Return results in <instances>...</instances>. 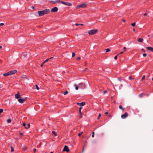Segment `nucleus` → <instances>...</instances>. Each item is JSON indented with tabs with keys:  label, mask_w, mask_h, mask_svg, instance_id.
Returning <instances> with one entry per match:
<instances>
[{
	"label": "nucleus",
	"mask_w": 153,
	"mask_h": 153,
	"mask_svg": "<svg viewBox=\"0 0 153 153\" xmlns=\"http://www.w3.org/2000/svg\"><path fill=\"white\" fill-rule=\"evenodd\" d=\"M74 86L75 87V89L76 90H78L79 86H77L76 84L74 85Z\"/></svg>",
	"instance_id": "obj_20"
},
{
	"label": "nucleus",
	"mask_w": 153,
	"mask_h": 153,
	"mask_svg": "<svg viewBox=\"0 0 153 153\" xmlns=\"http://www.w3.org/2000/svg\"><path fill=\"white\" fill-rule=\"evenodd\" d=\"M50 153H53V152H51Z\"/></svg>",
	"instance_id": "obj_64"
},
{
	"label": "nucleus",
	"mask_w": 153,
	"mask_h": 153,
	"mask_svg": "<svg viewBox=\"0 0 153 153\" xmlns=\"http://www.w3.org/2000/svg\"><path fill=\"white\" fill-rule=\"evenodd\" d=\"M78 85L80 88L83 89L85 88V85L84 83H80L78 84Z\"/></svg>",
	"instance_id": "obj_4"
},
{
	"label": "nucleus",
	"mask_w": 153,
	"mask_h": 153,
	"mask_svg": "<svg viewBox=\"0 0 153 153\" xmlns=\"http://www.w3.org/2000/svg\"><path fill=\"white\" fill-rule=\"evenodd\" d=\"M2 48V46L0 45V48Z\"/></svg>",
	"instance_id": "obj_55"
},
{
	"label": "nucleus",
	"mask_w": 153,
	"mask_h": 153,
	"mask_svg": "<svg viewBox=\"0 0 153 153\" xmlns=\"http://www.w3.org/2000/svg\"><path fill=\"white\" fill-rule=\"evenodd\" d=\"M119 55V54H117V55L116 56L114 57V59H117V56H118Z\"/></svg>",
	"instance_id": "obj_27"
},
{
	"label": "nucleus",
	"mask_w": 153,
	"mask_h": 153,
	"mask_svg": "<svg viewBox=\"0 0 153 153\" xmlns=\"http://www.w3.org/2000/svg\"><path fill=\"white\" fill-rule=\"evenodd\" d=\"M58 11V8L56 7H54L51 9V11L52 12H56Z\"/></svg>",
	"instance_id": "obj_10"
},
{
	"label": "nucleus",
	"mask_w": 153,
	"mask_h": 153,
	"mask_svg": "<svg viewBox=\"0 0 153 153\" xmlns=\"http://www.w3.org/2000/svg\"><path fill=\"white\" fill-rule=\"evenodd\" d=\"M152 80L153 81V77L152 78Z\"/></svg>",
	"instance_id": "obj_62"
},
{
	"label": "nucleus",
	"mask_w": 153,
	"mask_h": 153,
	"mask_svg": "<svg viewBox=\"0 0 153 153\" xmlns=\"http://www.w3.org/2000/svg\"><path fill=\"white\" fill-rule=\"evenodd\" d=\"M54 135H55V136H56V135H57V134H54Z\"/></svg>",
	"instance_id": "obj_60"
},
{
	"label": "nucleus",
	"mask_w": 153,
	"mask_h": 153,
	"mask_svg": "<svg viewBox=\"0 0 153 153\" xmlns=\"http://www.w3.org/2000/svg\"><path fill=\"white\" fill-rule=\"evenodd\" d=\"M146 49L149 50H150L153 52V48L148 47L146 48Z\"/></svg>",
	"instance_id": "obj_15"
},
{
	"label": "nucleus",
	"mask_w": 153,
	"mask_h": 153,
	"mask_svg": "<svg viewBox=\"0 0 153 153\" xmlns=\"http://www.w3.org/2000/svg\"><path fill=\"white\" fill-rule=\"evenodd\" d=\"M145 75H144L143 76L142 78V80H143L145 78Z\"/></svg>",
	"instance_id": "obj_28"
},
{
	"label": "nucleus",
	"mask_w": 153,
	"mask_h": 153,
	"mask_svg": "<svg viewBox=\"0 0 153 153\" xmlns=\"http://www.w3.org/2000/svg\"><path fill=\"white\" fill-rule=\"evenodd\" d=\"M123 49L124 51H126V50L127 48L126 47H124L123 48Z\"/></svg>",
	"instance_id": "obj_38"
},
{
	"label": "nucleus",
	"mask_w": 153,
	"mask_h": 153,
	"mask_svg": "<svg viewBox=\"0 0 153 153\" xmlns=\"http://www.w3.org/2000/svg\"><path fill=\"white\" fill-rule=\"evenodd\" d=\"M77 105L82 106L84 105H85V102H83L81 103H77Z\"/></svg>",
	"instance_id": "obj_13"
},
{
	"label": "nucleus",
	"mask_w": 153,
	"mask_h": 153,
	"mask_svg": "<svg viewBox=\"0 0 153 153\" xmlns=\"http://www.w3.org/2000/svg\"><path fill=\"white\" fill-rule=\"evenodd\" d=\"M3 111V110L2 109H0V114Z\"/></svg>",
	"instance_id": "obj_31"
},
{
	"label": "nucleus",
	"mask_w": 153,
	"mask_h": 153,
	"mask_svg": "<svg viewBox=\"0 0 153 153\" xmlns=\"http://www.w3.org/2000/svg\"><path fill=\"white\" fill-rule=\"evenodd\" d=\"M128 116V113L127 112H125L124 114L121 115V117L122 119H124L127 117Z\"/></svg>",
	"instance_id": "obj_5"
},
{
	"label": "nucleus",
	"mask_w": 153,
	"mask_h": 153,
	"mask_svg": "<svg viewBox=\"0 0 153 153\" xmlns=\"http://www.w3.org/2000/svg\"><path fill=\"white\" fill-rule=\"evenodd\" d=\"M92 134H94V132H92Z\"/></svg>",
	"instance_id": "obj_57"
},
{
	"label": "nucleus",
	"mask_w": 153,
	"mask_h": 153,
	"mask_svg": "<svg viewBox=\"0 0 153 153\" xmlns=\"http://www.w3.org/2000/svg\"><path fill=\"white\" fill-rule=\"evenodd\" d=\"M3 76H7L9 75H9V72H8L7 73L3 74Z\"/></svg>",
	"instance_id": "obj_16"
},
{
	"label": "nucleus",
	"mask_w": 153,
	"mask_h": 153,
	"mask_svg": "<svg viewBox=\"0 0 153 153\" xmlns=\"http://www.w3.org/2000/svg\"><path fill=\"white\" fill-rule=\"evenodd\" d=\"M82 106H81L79 108V111H81V109H82Z\"/></svg>",
	"instance_id": "obj_41"
},
{
	"label": "nucleus",
	"mask_w": 153,
	"mask_h": 153,
	"mask_svg": "<svg viewBox=\"0 0 153 153\" xmlns=\"http://www.w3.org/2000/svg\"><path fill=\"white\" fill-rule=\"evenodd\" d=\"M92 137H94V134H92Z\"/></svg>",
	"instance_id": "obj_54"
},
{
	"label": "nucleus",
	"mask_w": 153,
	"mask_h": 153,
	"mask_svg": "<svg viewBox=\"0 0 153 153\" xmlns=\"http://www.w3.org/2000/svg\"><path fill=\"white\" fill-rule=\"evenodd\" d=\"M77 60H80V57H78L77 58Z\"/></svg>",
	"instance_id": "obj_46"
},
{
	"label": "nucleus",
	"mask_w": 153,
	"mask_h": 153,
	"mask_svg": "<svg viewBox=\"0 0 153 153\" xmlns=\"http://www.w3.org/2000/svg\"><path fill=\"white\" fill-rule=\"evenodd\" d=\"M75 53H72V57H74L75 56Z\"/></svg>",
	"instance_id": "obj_30"
},
{
	"label": "nucleus",
	"mask_w": 153,
	"mask_h": 153,
	"mask_svg": "<svg viewBox=\"0 0 153 153\" xmlns=\"http://www.w3.org/2000/svg\"><path fill=\"white\" fill-rule=\"evenodd\" d=\"M59 3H61L62 4H65L67 6H71V4L70 3H69L67 2H64L62 1L59 0Z\"/></svg>",
	"instance_id": "obj_6"
},
{
	"label": "nucleus",
	"mask_w": 153,
	"mask_h": 153,
	"mask_svg": "<svg viewBox=\"0 0 153 153\" xmlns=\"http://www.w3.org/2000/svg\"><path fill=\"white\" fill-rule=\"evenodd\" d=\"M118 80H119L120 81H121V80H120V78H118Z\"/></svg>",
	"instance_id": "obj_53"
},
{
	"label": "nucleus",
	"mask_w": 153,
	"mask_h": 153,
	"mask_svg": "<svg viewBox=\"0 0 153 153\" xmlns=\"http://www.w3.org/2000/svg\"><path fill=\"white\" fill-rule=\"evenodd\" d=\"M75 25L77 26H78V25H83V24H78V23H76L75 24Z\"/></svg>",
	"instance_id": "obj_23"
},
{
	"label": "nucleus",
	"mask_w": 153,
	"mask_h": 153,
	"mask_svg": "<svg viewBox=\"0 0 153 153\" xmlns=\"http://www.w3.org/2000/svg\"><path fill=\"white\" fill-rule=\"evenodd\" d=\"M49 12V9H46L42 11H38V13H39V16H40L48 13Z\"/></svg>",
	"instance_id": "obj_1"
},
{
	"label": "nucleus",
	"mask_w": 153,
	"mask_h": 153,
	"mask_svg": "<svg viewBox=\"0 0 153 153\" xmlns=\"http://www.w3.org/2000/svg\"><path fill=\"white\" fill-rule=\"evenodd\" d=\"M33 150L34 152H35L36 151V149H33Z\"/></svg>",
	"instance_id": "obj_45"
},
{
	"label": "nucleus",
	"mask_w": 153,
	"mask_h": 153,
	"mask_svg": "<svg viewBox=\"0 0 153 153\" xmlns=\"http://www.w3.org/2000/svg\"><path fill=\"white\" fill-rule=\"evenodd\" d=\"M11 151L12 152H13L14 151V149H13V147H11Z\"/></svg>",
	"instance_id": "obj_40"
},
{
	"label": "nucleus",
	"mask_w": 153,
	"mask_h": 153,
	"mask_svg": "<svg viewBox=\"0 0 153 153\" xmlns=\"http://www.w3.org/2000/svg\"><path fill=\"white\" fill-rule=\"evenodd\" d=\"M4 25V24L3 23H0V26L3 25Z\"/></svg>",
	"instance_id": "obj_43"
},
{
	"label": "nucleus",
	"mask_w": 153,
	"mask_h": 153,
	"mask_svg": "<svg viewBox=\"0 0 153 153\" xmlns=\"http://www.w3.org/2000/svg\"><path fill=\"white\" fill-rule=\"evenodd\" d=\"M133 31H135V29H133Z\"/></svg>",
	"instance_id": "obj_58"
},
{
	"label": "nucleus",
	"mask_w": 153,
	"mask_h": 153,
	"mask_svg": "<svg viewBox=\"0 0 153 153\" xmlns=\"http://www.w3.org/2000/svg\"><path fill=\"white\" fill-rule=\"evenodd\" d=\"M97 31V30H89L88 32V33L89 35H93L95 34Z\"/></svg>",
	"instance_id": "obj_3"
},
{
	"label": "nucleus",
	"mask_w": 153,
	"mask_h": 153,
	"mask_svg": "<svg viewBox=\"0 0 153 153\" xmlns=\"http://www.w3.org/2000/svg\"><path fill=\"white\" fill-rule=\"evenodd\" d=\"M143 41V39L142 38H139L138 39V41L139 42H142Z\"/></svg>",
	"instance_id": "obj_19"
},
{
	"label": "nucleus",
	"mask_w": 153,
	"mask_h": 153,
	"mask_svg": "<svg viewBox=\"0 0 153 153\" xmlns=\"http://www.w3.org/2000/svg\"><path fill=\"white\" fill-rule=\"evenodd\" d=\"M119 108L121 109L123 111L124 110V108H123L121 105H120L119 106Z\"/></svg>",
	"instance_id": "obj_17"
},
{
	"label": "nucleus",
	"mask_w": 153,
	"mask_h": 153,
	"mask_svg": "<svg viewBox=\"0 0 153 153\" xmlns=\"http://www.w3.org/2000/svg\"><path fill=\"white\" fill-rule=\"evenodd\" d=\"M143 94H140L139 95V97H143Z\"/></svg>",
	"instance_id": "obj_33"
},
{
	"label": "nucleus",
	"mask_w": 153,
	"mask_h": 153,
	"mask_svg": "<svg viewBox=\"0 0 153 153\" xmlns=\"http://www.w3.org/2000/svg\"><path fill=\"white\" fill-rule=\"evenodd\" d=\"M25 100L26 98H24V99H19L18 100V101L20 103H22Z\"/></svg>",
	"instance_id": "obj_8"
},
{
	"label": "nucleus",
	"mask_w": 153,
	"mask_h": 153,
	"mask_svg": "<svg viewBox=\"0 0 153 153\" xmlns=\"http://www.w3.org/2000/svg\"><path fill=\"white\" fill-rule=\"evenodd\" d=\"M143 15L145 16H146L147 15V14L146 13H145L143 14Z\"/></svg>",
	"instance_id": "obj_44"
},
{
	"label": "nucleus",
	"mask_w": 153,
	"mask_h": 153,
	"mask_svg": "<svg viewBox=\"0 0 153 153\" xmlns=\"http://www.w3.org/2000/svg\"><path fill=\"white\" fill-rule=\"evenodd\" d=\"M148 37H149V35H148Z\"/></svg>",
	"instance_id": "obj_63"
},
{
	"label": "nucleus",
	"mask_w": 153,
	"mask_h": 153,
	"mask_svg": "<svg viewBox=\"0 0 153 153\" xmlns=\"http://www.w3.org/2000/svg\"><path fill=\"white\" fill-rule=\"evenodd\" d=\"M68 91H66L63 94L64 95H66L67 94H68Z\"/></svg>",
	"instance_id": "obj_21"
},
{
	"label": "nucleus",
	"mask_w": 153,
	"mask_h": 153,
	"mask_svg": "<svg viewBox=\"0 0 153 153\" xmlns=\"http://www.w3.org/2000/svg\"><path fill=\"white\" fill-rule=\"evenodd\" d=\"M16 98L18 99L21 97V95L19 94V92H18V93L15 95Z\"/></svg>",
	"instance_id": "obj_12"
},
{
	"label": "nucleus",
	"mask_w": 153,
	"mask_h": 153,
	"mask_svg": "<svg viewBox=\"0 0 153 153\" xmlns=\"http://www.w3.org/2000/svg\"><path fill=\"white\" fill-rule=\"evenodd\" d=\"M35 86H36V88L37 90H39V87L37 85H35Z\"/></svg>",
	"instance_id": "obj_24"
},
{
	"label": "nucleus",
	"mask_w": 153,
	"mask_h": 153,
	"mask_svg": "<svg viewBox=\"0 0 153 153\" xmlns=\"http://www.w3.org/2000/svg\"><path fill=\"white\" fill-rule=\"evenodd\" d=\"M87 7V5L85 3L81 4L77 6L76 7V8H85Z\"/></svg>",
	"instance_id": "obj_2"
},
{
	"label": "nucleus",
	"mask_w": 153,
	"mask_h": 153,
	"mask_svg": "<svg viewBox=\"0 0 153 153\" xmlns=\"http://www.w3.org/2000/svg\"><path fill=\"white\" fill-rule=\"evenodd\" d=\"M79 113L81 115V116L80 117V118H81L82 117V113H81V111H79Z\"/></svg>",
	"instance_id": "obj_32"
},
{
	"label": "nucleus",
	"mask_w": 153,
	"mask_h": 153,
	"mask_svg": "<svg viewBox=\"0 0 153 153\" xmlns=\"http://www.w3.org/2000/svg\"><path fill=\"white\" fill-rule=\"evenodd\" d=\"M40 66H41V67H42V66H43V64H41V65H40Z\"/></svg>",
	"instance_id": "obj_51"
},
{
	"label": "nucleus",
	"mask_w": 153,
	"mask_h": 153,
	"mask_svg": "<svg viewBox=\"0 0 153 153\" xmlns=\"http://www.w3.org/2000/svg\"><path fill=\"white\" fill-rule=\"evenodd\" d=\"M52 134H56V133L54 131H52Z\"/></svg>",
	"instance_id": "obj_39"
},
{
	"label": "nucleus",
	"mask_w": 153,
	"mask_h": 153,
	"mask_svg": "<svg viewBox=\"0 0 153 153\" xmlns=\"http://www.w3.org/2000/svg\"><path fill=\"white\" fill-rule=\"evenodd\" d=\"M83 133V132H82L81 133H79L78 134H82Z\"/></svg>",
	"instance_id": "obj_50"
},
{
	"label": "nucleus",
	"mask_w": 153,
	"mask_h": 153,
	"mask_svg": "<svg viewBox=\"0 0 153 153\" xmlns=\"http://www.w3.org/2000/svg\"><path fill=\"white\" fill-rule=\"evenodd\" d=\"M147 55V54L146 53H144L143 54V57H145Z\"/></svg>",
	"instance_id": "obj_34"
},
{
	"label": "nucleus",
	"mask_w": 153,
	"mask_h": 153,
	"mask_svg": "<svg viewBox=\"0 0 153 153\" xmlns=\"http://www.w3.org/2000/svg\"><path fill=\"white\" fill-rule=\"evenodd\" d=\"M108 114V113L107 112H105V115H106Z\"/></svg>",
	"instance_id": "obj_47"
},
{
	"label": "nucleus",
	"mask_w": 153,
	"mask_h": 153,
	"mask_svg": "<svg viewBox=\"0 0 153 153\" xmlns=\"http://www.w3.org/2000/svg\"><path fill=\"white\" fill-rule=\"evenodd\" d=\"M63 151H66L67 152H68L69 151V149L68 148V146H67L65 145Z\"/></svg>",
	"instance_id": "obj_9"
},
{
	"label": "nucleus",
	"mask_w": 153,
	"mask_h": 153,
	"mask_svg": "<svg viewBox=\"0 0 153 153\" xmlns=\"http://www.w3.org/2000/svg\"><path fill=\"white\" fill-rule=\"evenodd\" d=\"M17 72V70H13L11 71H9V75H12V74H15Z\"/></svg>",
	"instance_id": "obj_7"
},
{
	"label": "nucleus",
	"mask_w": 153,
	"mask_h": 153,
	"mask_svg": "<svg viewBox=\"0 0 153 153\" xmlns=\"http://www.w3.org/2000/svg\"><path fill=\"white\" fill-rule=\"evenodd\" d=\"M101 115L100 113L98 115V117H97V119H99L100 118V117L101 116Z\"/></svg>",
	"instance_id": "obj_29"
},
{
	"label": "nucleus",
	"mask_w": 153,
	"mask_h": 153,
	"mask_svg": "<svg viewBox=\"0 0 153 153\" xmlns=\"http://www.w3.org/2000/svg\"><path fill=\"white\" fill-rule=\"evenodd\" d=\"M79 137H80L81 134H78Z\"/></svg>",
	"instance_id": "obj_56"
},
{
	"label": "nucleus",
	"mask_w": 153,
	"mask_h": 153,
	"mask_svg": "<svg viewBox=\"0 0 153 153\" xmlns=\"http://www.w3.org/2000/svg\"><path fill=\"white\" fill-rule=\"evenodd\" d=\"M135 24H136L135 22H134V23H132V24H131V25H132V26H133V27H134V26H135Z\"/></svg>",
	"instance_id": "obj_26"
},
{
	"label": "nucleus",
	"mask_w": 153,
	"mask_h": 153,
	"mask_svg": "<svg viewBox=\"0 0 153 153\" xmlns=\"http://www.w3.org/2000/svg\"><path fill=\"white\" fill-rule=\"evenodd\" d=\"M123 53V52H120V53H119V54H122V53Z\"/></svg>",
	"instance_id": "obj_52"
},
{
	"label": "nucleus",
	"mask_w": 153,
	"mask_h": 153,
	"mask_svg": "<svg viewBox=\"0 0 153 153\" xmlns=\"http://www.w3.org/2000/svg\"><path fill=\"white\" fill-rule=\"evenodd\" d=\"M84 152V150H83V149L82 150V152Z\"/></svg>",
	"instance_id": "obj_59"
},
{
	"label": "nucleus",
	"mask_w": 153,
	"mask_h": 153,
	"mask_svg": "<svg viewBox=\"0 0 153 153\" xmlns=\"http://www.w3.org/2000/svg\"><path fill=\"white\" fill-rule=\"evenodd\" d=\"M123 22H125V20H124V19H123V20H122Z\"/></svg>",
	"instance_id": "obj_49"
},
{
	"label": "nucleus",
	"mask_w": 153,
	"mask_h": 153,
	"mask_svg": "<svg viewBox=\"0 0 153 153\" xmlns=\"http://www.w3.org/2000/svg\"><path fill=\"white\" fill-rule=\"evenodd\" d=\"M53 58V57H51L50 58L48 59H46V60H45L44 62H43V63H45V62H47L49 59H51V58Z\"/></svg>",
	"instance_id": "obj_18"
},
{
	"label": "nucleus",
	"mask_w": 153,
	"mask_h": 153,
	"mask_svg": "<svg viewBox=\"0 0 153 153\" xmlns=\"http://www.w3.org/2000/svg\"><path fill=\"white\" fill-rule=\"evenodd\" d=\"M128 79L129 80H131L132 79H133V78H132L131 76H129L128 77Z\"/></svg>",
	"instance_id": "obj_35"
},
{
	"label": "nucleus",
	"mask_w": 153,
	"mask_h": 153,
	"mask_svg": "<svg viewBox=\"0 0 153 153\" xmlns=\"http://www.w3.org/2000/svg\"><path fill=\"white\" fill-rule=\"evenodd\" d=\"M26 149H27V148L26 147H23V150H25Z\"/></svg>",
	"instance_id": "obj_36"
},
{
	"label": "nucleus",
	"mask_w": 153,
	"mask_h": 153,
	"mask_svg": "<svg viewBox=\"0 0 153 153\" xmlns=\"http://www.w3.org/2000/svg\"><path fill=\"white\" fill-rule=\"evenodd\" d=\"M107 91H103L104 94H105L106 93H107Z\"/></svg>",
	"instance_id": "obj_42"
},
{
	"label": "nucleus",
	"mask_w": 153,
	"mask_h": 153,
	"mask_svg": "<svg viewBox=\"0 0 153 153\" xmlns=\"http://www.w3.org/2000/svg\"><path fill=\"white\" fill-rule=\"evenodd\" d=\"M106 52H110L111 51V50L109 48H107L105 49Z\"/></svg>",
	"instance_id": "obj_25"
},
{
	"label": "nucleus",
	"mask_w": 153,
	"mask_h": 153,
	"mask_svg": "<svg viewBox=\"0 0 153 153\" xmlns=\"http://www.w3.org/2000/svg\"><path fill=\"white\" fill-rule=\"evenodd\" d=\"M41 144H42V143H40V144L39 145H37V147L38 148H39L40 146L41 145Z\"/></svg>",
	"instance_id": "obj_37"
},
{
	"label": "nucleus",
	"mask_w": 153,
	"mask_h": 153,
	"mask_svg": "<svg viewBox=\"0 0 153 153\" xmlns=\"http://www.w3.org/2000/svg\"><path fill=\"white\" fill-rule=\"evenodd\" d=\"M31 7L33 9H34L35 8V7H34L33 6H32Z\"/></svg>",
	"instance_id": "obj_48"
},
{
	"label": "nucleus",
	"mask_w": 153,
	"mask_h": 153,
	"mask_svg": "<svg viewBox=\"0 0 153 153\" xmlns=\"http://www.w3.org/2000/svg\"><path fill=\"white\" fill-rule=\"evenodd\" d=\"M11 120L10 119H8L7 120V122L8 123H10L11 122Z\"/></svg>",
	"instance_id": "obj_22"
},
{
	"label": "nucleus",
	"mask_w": 153,
	"mask_h": 153,
	"mask_svg": "<svg viewBox=\"0 0 153 153\" xmlns=\"http://www.w3.org/2000/svg\"><path fill=\"white\" fill-rule=\"evenodd\" d=\"M49 2L51 3L55 4V3H56L59 2V0H56V1H49Z\"/></svg>",
	"instance_id": "obj_14"
},
{
	"label": "nucleus",
	"mask_w": 153,
	"mask_h": 153,
	"mask_svg": "<svg viewBox=\"0 0 153 153\" xmlns=\"http://www.w3.org/2000/svg\"><path fill=\"white\" fill-rule=\"evenodd\" d=\"M23 126L25 127L26 128H28L30 126V125L29 123H28L27 124H26L25 123H23Z\"/></svg>",
	"instance_id": "obj_11"
},
{
	"label": "nucleus",
	"mask_w": 153,
	"mask_h": 153,
	"mask_svg": "<svg viewBox=\"0 0 153 153\" xmlns=\"http://www.w3.org/2000/svg\"><path fill=\"white\" fill-rule=\"evenodd\" d=\"M87 69V68H85V71Z\"/></svg>",
	"instance_id": "obj_61"
}]
</instances>
